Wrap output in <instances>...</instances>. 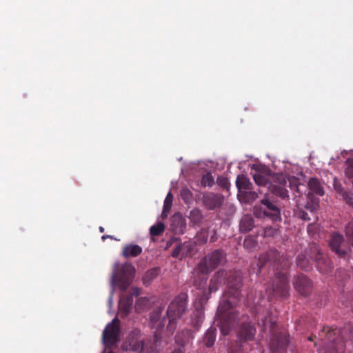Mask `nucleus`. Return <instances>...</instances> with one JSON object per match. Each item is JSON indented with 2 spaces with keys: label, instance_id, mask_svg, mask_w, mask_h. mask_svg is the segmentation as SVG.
<instances>
[{
  "label": "nucleus",
  "instance_id": "6e6d98bb",
  "mask_svg": "<svg viewBox=\"0 0 353 353\" xmlns=\"http://www.w3.org/2000/svg\"><path fill=\"white\" fill-rule=\"evenodd\" d=\"M176 342L179 343V339L178 336H176Z\"/></svg>",
  "mask_w": 353,
  "mask_h": 353
},
{
  "label": "nucleus",
  "instance_id": "2eb2a0df",
  "mask_svg": "<svg viewBox=\"0 0 353 353\" xmlns=\"http://www.w3.org/2000/svg\"><path fill=\"white\" fill-rule=\"evenodd\" d=\"M223 201V196L214 192L205 193L202 198L203 204L208 210H214L219 208Z\"/></svg>",
  "mask_w": 353,
  "mask_h": 353
},
{
  "label": "nucleus",
  "instance_id": "a19ab883",
  "mask_svg": "<svg viewBox=\"0 0 353 353\" xmlns=\"http://www.w3.org/2000/svg\"><path fill=\"white\" fill-rule=\"evenodd\" d=\"M342 196L345 203L350 207L353 208V193L345 191L342 194Z\"/></svg>",
  "mask_w": 353,
  "mask_h": 353
},
{
  "label": "nucleus",
  "instance_id": "bb28decb",
  "mask_svg": "<svg viewBox=\"0 0 353 353\" xmlns=\"http://www.w3.org/2000/svg\"><path fill=\"white\" fill-rule=\"evenodd\" d=\"M308 187L313 193L322 196L324 194L323 188L320 181L316 178H311L308 181Z\"/></svg>",
  "mask_w": 353,
  "mask_h": 353
},
{
  "label": "nucleus",
  "instance_id": "aec40b11",
  "mask_svg": "<svg viewBox=\"0 0 353 353\" xmlns=\"http://www.w3.org/2000/svg\"><path fill=\"white\" fill-rule=\"evenodd\" d=\"M274 174H271L270 170H267L266 175H263L261 173H256L253 175V179L256 184L259 186H267L268 189H270L272 183V176Z\"/></svg>",
  "mask_w": 353,
  "mask_h": 353
},
{
  "label": "nucleus",
  "instance_id": "5701e85b",
  "mask_svg": "<svg viewBox=\"0 0 353 353\" xmlns=\"http://www.w3.org/2000/svg\"><path fill=\"white\" fill-rule=\"evenodd\" d=\"M254 227V220L250 214L244 215L240 221L239 228L242 232H248Z\"/></svg>",
  "mask_w": 353,
  "mask_h": 353
},
{
  "label": "nucleus",
  "instance_id": "e433bc0d",
  "mask_svg": "<svg viewBox=\"0 0 353 353\" xmlns=\"http://www.w3.org/2000/svg\"><path fill=\"white\" fill-rule=\"evenodd\" d=\"M279 233V230L272 226H268L263 229V235L265 237H274L277 236Z\"/></svg>",
  "mask_w": 353,
  "mask_h": 353
},
{
  "label": "nucleus",
  "instance_id": "9d476101",
  "mask_svg": "<svg viewBox=\"0 0 353 353\" xmlns=\"http://www.w3.org/2000/svg\"><path fill=\"white\" fill-rule=\"evenodd\" d=\"M120 321L117 318H114L105 327L102 340L107 347H112L115 345L119 341L120 336Z\"/></svg>",
  "mask_w": 353,
  "mask_h": 353
},
{
  "label": "nucleus",
  "instance_id": "603ef678",
  "mask_svg": "<svg viewBox=\"0 0 353 353\" xmlns=\"http://www.w3.org/2000/svg\"><path fill=\"white\" fill-rule=\"evenodd\" d=\"M252 243L254 245V242L252 241V239H245V241H244V245L245 246H248V243Z\"/></svg>",
  "mask_w": 353,
  "mask_h": 353
},
{
  "label": "nucleus",
  "instance_id": "0eeeda50",
  "mask_svg": "<svg viewBox=\"0 0 353 353\" xmlns=\"http://www.w3.org/2000/svg\"><path fill=\"white\" fill-rule=\"evenodd\" d=\"M135 269L130 263L123 264L119 270H114L112 275V284L117 285L122 290H125L132 282Z\"/></svg>",
  "mask_w": 353,
  "mask_h": 353
},
{
  "label": "nucleus",
  "instance_id": "37998d69",
  "mask_svg": "<svg viewBox=\"0 0 353 353\" xmlns=\"http://www.w3.org/2000/svg\"><path fill=\"white\" fill-rule=\"evenodd\" d=\"M298 216L299 218L305 221H309L310 219L308 214L303 210H300L299 212Z\"/></svg>",
  "mask_w": 353,
  "mask_h": 353
},
{
  "label": "nucleus",
  "instance_id": "4be33fe9",
  "mask_svg": "<svg viewBox=\"0 0 353 353\" xmlns=\"http://www.w3.org/2000/svg\"><path fill=\"white\" fill-rule=\"evenodd\" d=\"M142 248L138 245L127 244L123 246L122 255L125 258L136 257L141 254Z\"/></svg>",
  "mask_w": 353,
  "mask_h": 353
},
{
  "label": "nucleus",
  "instance_id": "7c9ffc66",
  "mask_svg": "<svg viewBox=\"0 0 353 353\" xmlns=\"http://www.w3.org/2000/svg\"><path fill=\"white\" fill-rule=\"evenodd\" d=\"M297 265L301 269L308 271L311 269V264L309 259L303 254H300L296 257Z\"/></svg>",
  "mask_w": 353,
  "mask_h": 353
},
{
  "label": "nucleus",
  "instance_id": "4468645a",
  "mask_svg": "<svg viewBox=\"0 0 353 353\" xmlns=\"http://www.w3.org/2000/svg\"><path fill=\"white\" fill-rule=\"evenodd\" d=\"M295 290L302 296H308L312 289L311 280L305 275L299 274L293 282Z\"/></svg>",
  "mask_w": 353,
  "mask_h": 353
},
{
  "label": "nucleus",
  "instance_id": "20e7f679",
  "mask_svg": "<svg viewBox=\"0 0 353 353\" xmlns=\"http://www.w3.org/2000/svg\"><path fill=\"white\" fill-rule=\"evenodd\" d=\"M254 210L258 217H261L262 214L274 222L281 220V207L274 195L265 193L259 206H254Z\"/></svg>",
  "mask_w": 353,
  "mask_h": 353
},
{
  "label": "nucleus",
  "instance_id": "f03ea898",
  "mask_svg": "<svg viewBox=\"0 0 353 353\" xmlns=\"http://www.w3.org/2000/svg\"><path fill=\"white\" fill-rule=\"evenodd\" d=\"M229 294L230 299L222 300L219 305L217 314L220 319L219 327L222 334L227 335L235 327L238 319V313L234 309V305L241 295L242 277L239 273H231L228 279Z\"/></svg>",
  "mask_w": 353,
  "mask_h": 353
},
{
  "label": "nucleus",
  "instance_id": "58836bf2",
  "mask_svg": "<svg viewBox=\"0 0 353 353\" xmlns=\"http://www.w3.org/2000/svg\"><path fill=\"white\" fill-rule=\"evenodd\" d=\"M172 199H173V196L171 194V192H169L167 194L166 198L164 201V205H163V214L168 212L170 211V210L171 209L172 204Z\"/></svg>",
  "mask_w": 353,
  "mask_h": 353
},
{
  "label": "nucleus",
  "instance_id": "de8ad7c7",
  "mask_svg": "<svg viewBox=\"0 0 353 353\" xmlns=\"http://www.w3.org/2000/svg\"><path fill=\"white\" fill-rule=\"evenodd\" d=\"M219 239V235L216 230H213V234L210 237V242L214 243L216 241Z\"/></svg>",
  "mask_w": 353,
  "mask_h": 353
},
{
  "label": "nucleus",
  "instance_id": "09e8293b",
  "mask_svg": "<svg viewBox=\"0 0 353 353\" xmlns=\"http://www.w3.org/2000/svg\"><path fill=\"white\" fill-rule=\"evenodd\" d=\"M171 353H185L183 346L175 348Z\"/></svg>",
  "mask_w": 353,
  "mask_h": 353
},
{
  "label": "nucleus",
  "instance_id": "393cba45",
  "mask_svg": "<svg viewBox=\"0 0 353 353\" xmlns=\"http://www.w3.org/2000/svg\"><path fill=\"white\" fill-rule=\"evenodd\" d=\"M216 329L214 327H210L205 332L203 342L205 345L208 347H212L216 340Z\"/></svg>",
  "mask_w": 353,
  "mask_h": 353
},
{
  "label": "nucleus",
  "instance_id": "423d86ee",
  "mask_svg": "<svg viewBox=\"0 0 353 353\" xmlns=\"http://www.w3.org/2000/svg\"><path fill=\"white\" fill-rule=\"evenodd\" d=\"M226 254L221 250H215L201 259L196 265V270L201 274H210L214 269L221 265L225 260Z\"/></svg>",
  "mask_w": 353,
  "mask_h": 353
},
{
  "label": "nucleus",
  "instance_id": "a211bd4d",
  "mask_svg": "<svg viewBox=\"0 0 353 353\" xmlns=\"http://www.w3.org/2000/svg\"><path fill=\"white\" fill-rule=\"evenodd\" d=\"M256 333V328L250 323H242L238 331V335L241 341H251Z\"/></svg>",
  "mask_w": 353,
  "mask_h": 353
},
{
  "label": "nucleus",
  "instance_id": "6ab92c4d",
  "mask_svg": "<svg viewBox=\"0 0 353 353\" xmlns=\"http://www.w3.org/2000/svg\"><path fill=\"white\" fill-rule=\"evenodd\" d=\"M162 308L157 307L150 314V324L152 328H154L157 331H160L165 325L166 319L164 317L161 319L162 314Z\"/></svg>",
  "mask_w": 353,
  "mask_h": 353
},
{
  "label": "nucleus",
  "instance_id": "1a4fd4ad",
  "mask_svg": "<svg viewBox=\"0 0 353 353\" xmlns=\"http://www.w3.org/2000/svg\"><path fill=\"white\" fill-rule=\"evenodd\" d=\"M309 255L310 259L316 262L319 272L323 274H328L332 271L333 266L330 259L323 255L318 245L313 243L310 245Z\"/></svg>",
  "mask_w": 353,
  "mask_h": 353
},
{
  "label": "nucleus",
  "instance_id": "5fc2aeb1",
  "mask_svg": "<svg viewBox=\"0 0 353 353\" xmlns=\"http://www.w3.org/2000/svg\"><path fill=\"white\" fill-rule=\"evenodd\" d=\"M99 231L101 232H104V228L103 227H99Z\"/></svg>",
  "mask_w": 353,
  "mask_h": 353
},
{
  "label": "nucleus",
  "instance_id": "2f4dec72",
  "mask_svg": "<svg viewBox=\"0 0 353 353\" xmlns=\"http://www.w3.org/2000/svg\"><path fill=\"white\" fill-rule=\"evenodd\" d=\"M159 273V268H154L148 270L143 277V283L145 285L150 283L152 280L157 277Z\"/></svg>",
  "mask_w": 353,
  "mask_h": 353
},
{
  "label": "nucleus",
  "instance_id": "dca6fc26",
  "mask_svg": "<svg viewBox=\"0 0 353 353\" xmlns=\"http://www.w3.org/2000/svg\"><path fill=\"white\" fill-rule=\"evenodd\" d=\"M195 242L192 241H185L184 243H179L174 249L172 256L174 258L183 259L191 254L194 250Z\"/></svg>",
  "mask_w": 353,
  "mask_h": 353
},
{
  "label": "nucleus",
  "instance_id": "7ed1b4c3",
  "mask_svg": "<svg viewBox=\"0 0 353 353\" xmlns=\"http://www.w3.org/2000/svg\"><path fill=\"white\" fill-rule=\"evenodd\" d=\"M321 347L319 353H344L345 343L353 340V325H347L339 331L330 327H323L319 334Z\"/></svg>",
  "mask_w": 353,
  "mask_h": 353
},
{
  "label": "nucleus",
  "instance_id": "f3484780",
  "mask_svg": "<svg viewBox=\"0 0 353 353\" xmlns=\"http://www.w3.org/2000/svg\"><path fill=\"white\" fill-rule=\"evenodd\" d=\"M228 273L225 270H218L212 277L209 284V292H215L222 284L225 283Z\"/></svg>",
  "mask_w": 353,
  "mask_h": 353
},
{
  "label": "nucleus",
  "instance_id": "c756f323",
  "mask_svg": "<svg viewBox=\"0 0 353 353\" xmlns=\"http://www.w3.org/2000/svg\"><path fill=\"white\" fill-rule=\"evenodd\" d=\"M258 324L264 327L265 328L269 325L271 332L273 331L275 325L276 321H274L270 316H265L264 317L260 318L259 316H257Z\"/></svg>",
  "mask_w": 353,
  "mask_h": 353
},
{
  "label": "nucleus",
  "instance_id": "412c9836",
  "mask_svg": "<svg viewBox=\"0 0 353 353\" xmlns=\"http://www.w3.org/2000/svg\"><path fill=\"white\" fill-rule=\"evenodd\" d=\"M171 227L175 233H183L186 228L185 219L181 214H174L171 218Z\"/></svg>",
  "mask_w": 353,
  "mask_h": 353
},
{
  "label": "nucleus",
  "instance_id": "4c0bfd02",
  "mask_svg": "<svg viewBox=\"0 0 353 353\" xmlns=\"http://www.w3.org/2000/svg\"><path fill=\"white\" fill-rule=\"evenodd\" d=\"M120 305L123 308L125 314H128L132 305V299L130 297L127 298L125 300L122 299L120 302Z\"/></svg>",
  "mask_w": 353,
  "mask_h": 353
},
{
  "label": "nucleus",
  "instance_id": "4d7b16f0",
  "mask_svg": "<svg viewBox=\"0 0 353 353\" xmlns=\"http://www.w3.org/2000/svg\"><path fill=\"white\" fill-rule=\"evenodd\" d=\"M309 340H310V341H312V337H310V338H309Z\"/></svg>",
  "mask_w": 353,
  "mask_h": 353
},
{
  "label": "nucleus",
  "instance_id": "ea45409f",
  "mask_svg": "<svg viewBox=\"0 0 353 353\" xmlns=\"http://www.w3.org/2000/svg\"><path fill=\"white\" fill-rule=\"evenodd\" d=\"M181 197L185 203H189L192 199V194L188 188H183L181 191Z\"/></svg>",
  "mask_w": 353,
  "mask_h": 353
},
{
  "label": "nucleus",
  "instance_id": "c03bdc74",
  "mask_svg": "<svg viewBox=\"0 0 353 353\" xmlns=\"http://www.w3.org/2000/svg\"><path fill=\"white\" fill-rule=\"evenodd\" d=\"M230 353H243V350L241 349V347L239 346L236 344L231 347Z\"/></svg>",
  "mask_w": 353,
  "mask_h": 353
},
{
  "label": "nucleus",
  "instance_id": "39448f33",
  "mask_svg": "<svg viewBox=\"0 0 353 353\" xmlns=\"http://www.w3.org/2000/svg\"><path fill=\"white\" fill-rule=\"evenodd\" d=\"M187 307V296L180 294L176 296L169 305L167 310V319L168 323L167 330L172 334L176 327V319L182 316Z\"/></svg>",
  "mask_w": 353,
  "mask_h": 353
},
{
  "label": "nucleus",
  "instance_id": "cd10ccee",
  "mask_svg": "<svg viewBox=\"0 0 353 353\" xmlns=\"http://www.w3.org/2000/svg\"><path fill=\"white\" fill-rule=\"evenodd\" d=\"M209 232L208 228H202L201 229L194 237L195 245H203L205 244L208 239Z\"/></svg>",
  "mask_w": 353,
  "mask_h": 353
},
{
  "label": "nucleus",
  "instance_id": "a18cd8bd",
  "mask_svg": "<svg viewBox=\"0 0 353 353\" xmlns=\"http://www.w3.org/2000/svg\"><path fill=\"white\" fill-rule=\"evenodd\" d=\"M316 204L313 202H307L305 205V208L311 212H313L316 210Z\"/></svg>",
  "mask_w": 353,
  "mask_h": 353
},
{
  "label": "nucleus",
  "instance_id": "c9c22d12",
  "mask_svg": "<svg viewBox=\"0 0 353 353\" xmlns=\"http://www.w3.org/2000/svg\"><path fill=\"white\" fill-rule=\"evenodd\" d=\"M345 234L350 242L353 247V221H350L345 226Z\"/></svg>",
  "mask_w": 353,
  "mask_h": 353
},
{
  "label": "nucleus",
  "instance_id": "b1692460",
  "mask_svg": "<svg viewBox=\"0 0 353 353\" xmlns=\"http://www.w3.org/2000/svg\"><path fill=\"white\" fill-rule=\"evenodd\" d=\"M196 270V267L192 271V274H193L192 283H193V285L196 287V288L201 289V288H204V286L205 285L209 274H205V276H204V274L203 275V274L198 272Z\"/></svg>",
  "mask_w": 353,
  "mask_h": 353
},
{
  "label": "nucleus",
  "instance_id": "f8f14e48",
  "mask_svg": "<svg viewBox=\"0 0 353 353\" xmlns=\"http://www.w3.org/2000/svg\"><path fill=\"white\" fill-rule=\"evenodd\" d=\"M273 183L270 188L272 195H276L282 199L288 197V191L285 188L287 183V176L283 174H274Z\"/></svg>",
  "mask_w": 353,
  "mask_h": 353
},
{
  "label": "nucleus",
  "instance_id": "f257e3e1",
  "mask_svg": "<svg viewBox=\"0 0 353 353\" xmlns=\"http://www.w3.org/2000/svg\"><path fill=\"white\" fill-rule=\"evenodd\" d=\"M272 265L274 268V278L268 287V299L272 301L274 298L285 299L289 296L290 289L289 279L286 270L289 268L290 262L288 257L281 255L274 249L261 254L258 260L259 270L266 265Z\"/></svg>",
  "mask_w": 353,
  "mask_h": 353
},
{
  "label": "nucleus",
  "instance_id": "6e6552de",
  "mask_svg": "<svg viewBox=\"0 0 353 353\" xmlns=\"http://www.w3.org/2000/svg\"><path fill=\"white\" fill-rule=\"evenodd\" d=\"M145 343L139 330H134L130 332L122 344V349L134 353H143Z\"/></svg>",
  "mask_w": 353,
  "mask_h": 353
},
{
  "label": "nucleus",
  "instance_id": "ddd939ff",
  "mask_svg": "<svg viewBox=\"0 0 353 353\" xmlns=\"http://www.w3.org/2000/svg\"><path fill=\"white\" fill-rule=\"evenodd\" d=\"M236 185L239 192L243 194L248 201L255 200L258 197L256 192L252 191V183L246 176L239 175L236 179Z\"/></svg>",
  "mask_w": 353,
  "mask_h": 353
},
{
  "label": "nucleus",
  "instance_id": "79ce46f5",
  "mask_svg": "<svg viewBox=\"0 0 353 353\" xmlns=\"http://www.w3.org/2000/svg\"><path fill=\"white\" fill-rule=\"evenodd\" d=\"M219 185L222 187L223 189H228L230 185V182L228 179L225 177H219L218 179Z\"/></svg>",
  "mask_w": 353,
  "mask_h": 353
},
{
  "label": "nucleus",
  "instance_id": "a878e982",
  "mask_svg": "<svg viewBox=\"0 0 353 353\" xmlns=\"http://www.w3.org/2000/svg\"><path fill=\"white\" fill-rule=\"evenodd\" d=\"M289 335L286 333L280 332L278 335L275 336L274 340L276 343V349L279 351L280 349H284L289 343Z\"/></svg>",
  "mask_w": 353,
  "mask_h": 353
},
{
  "label": "nucleus",
  "instance_id": "c85d7f7f",
  "mask_svg": "<svg viewBox=\"0 0 353 353\" xmlns=\"http://www.w3.org/2000/svg\"><path fill=\"white\" fill-rule=\"evenodd\" d=\"M189 219L192 223L199 225L203 219L201 210L198 208H194L190 212Z\"/></svg>",
  "mask_w": 353,
  "mask_h": 353
},
{
  "label": "nucleus",
  "instance_id": "72a5a7b5",
  "mask_svg": "<svg viewBox=\"0 0 353 353\" xmlns=\"http://www.w3.org/2000/svg\"><path fill=\"white\" fill-rule=\"evenodd\" d=\"M165 230V225L163 223L159 222L156 225H152L150 228V233L152 236H159Z\"/></svg>",
  "mask_w": 353,
  "mask_h": 353
},
{
  "label": "nucleus",
  "instance_id": "864d4df0",
  "mask_svg": "<svg viewBox=\"0 0 353 353\" xmlns=\"http://www.w3.org/2000/svg\"><path fill=\"white\" fill-rule=\"evenodd\" d=\"M108 238H110V239H113V237H112V236H110V235H103V236H102V239H103V240H105V239H108Z\"/></svg>",
  "mask_w": 353,
  "mask_h": 353
},
{
  "label": "nucleus",
  "instance_id": "3c124183",
  "mask_svg": "<svg viewBox=\"0 0 353 353\" xmlns=\"http://www.w3.org/2000/svg\"><path fill=\"white\" fill-rule=\"evenodd\" d=\"M314 228H315L314 224L311 223V224L308 225V226H307V232L309 233H311Z\"/></svg>",
  "mask_w": 353,
  "mask_h": 353
},
{
  "label": "nucleus",
  "instance_id": "49530a36",
  "mask_svg": "<svg viewBox=\"0 0 353 353\" xmlns=\"http://www.w3.org/2000/svg\"><path fill=\"white\" fill-rule=\"evenodd\" d=\"M197 319L196 323L199 324V323L203 321V314L201 310L196 311V313L194 314Z\"/></svg>",
  "mask_w": 353,
  "mask_h": 353
},
{
  "label": "nucleus",
  "instance_id": "8fccbe9b",
  "mask_svg": "<svg viewBox=\"0 0 353 353\" xmlns=\"http://www.w3.org/2000/svg\"><path fill=\"white\" fill-rule=\"evenodd\" d=\"M345 173L349 177L353 178V168L347 169Z\"/></svg>",
  "mask_w": 353,
  "mask_h": 353
},
{
  "label": "nucleus",
  "instance_id": "f704fd0d",
  "mask_svg": "<svg viewBox=\"0 0 353 353\" xmlns=\"http://www.w3.org/2000/svg\"><path fill=\"white\" fill-rule=\"evenodd\" d=\"M214 177L210 172L203 174L201 180V184L203 187H211L214 184Z\"/></svg>",
  "mask_w": 353,
  "mask_h": 353
},
{
  "label": "nucleus",
  "instance_id": "473e14b6",
  "mask_svg": "<svg viewBox=\"0 0 353 353\" xmlns=\"http://www.w3.org/2000/svg\"><path fill=\"white\" fill-rule=\"evenodd\" d=\"M288 181L289 182V187L290 188V189L292 190H294L296 192L298 193V194L296 195V196H299L303 192V190L301 189V185L303 186V188H305V186L303 185H301L299 182L298 179L295 177H292L290 179L287 178V181Z\"/></svg>",
  "mask_w": 353,
  "mask_h": 353
},
{
  "label": "nucleus",
  "instance_id": "9b49d317",
  "mask_svg": "<svg viewBox=\"0 0 353 353\" xmlns=\"http://www.w3.org/2000/svg\"><path fill=\"white\" fill-rule=\"evenodd\" d=\"M329 245L332 252L340 258L345 259L349 256L351 250L344 243L343 236L338 232L332 234Z\"/></svg>",
  "mask_w": 353,
  "mask_h": 353
}]
</instances>
